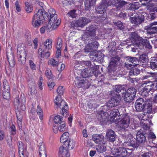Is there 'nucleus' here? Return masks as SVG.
I'll list each match as a JSON object with an SVG mask.
<instances>
[{
  "mask_svg": "<svg viewBox=\"0 0 157 157\" xmlns=\"http://www.w3.org/2000/svg\"><path fill=\"white\" fill-rule=\"evenodd\" d=\"M65 68V65L61 63H59L58 66V69L59 71L63 70Z\"/></svg>",
  "mask_w": 157,
  "mask_h": 157,
  "instance_id": "e2e57ef3",
  "label": "nucleus"
},
{
  "mask_svg": "<svg viewBox=\"0 0 157 157\" xmlns=\"http://www.w3.org/2000/svg\"><path fill=\"white\" fill-rule=\"evenodd\" d=\"M153 76V74L147 72L146 75H144L143 77H142L141 79H142V80L147 79L150 77Z\"/></svg>",
  "mask_w": 157,
  "mask_h": 157,
  "instance_id": "0e129e2a",
  "label": "nucleus"
},
{
  "mask_svg": "<svg viewBox=\"0 0 157 157\" xmlns=\"http://www.w3.org/2000/svg\"><path fill=\"white\" fill-rule=\"evenodd\" d=\"M39 153L40 157H47L45 148L44 144L40 143L39 144Z\"/></svg>",
  "mask_w": 157,
  "mask_h": 157,
  "instance_id": "bb28decb",
  "label": "nucleus"
},
{
  "mask_svg": "<svg viewBox=\"0 0 157 157\" xmlns=\"http://www.w3.org/2000/svg\"><path fill=\"white\" fill-rule=\"evenodd\" d=\"M54 103L57 107H59L61 109V113L63 116L67 117L68 115L67 109L68 107L67 104L63 100H62L61 96L57 95L54 100Z\"/></svg>",
  "mask_w": 157,
  "mask_h": 157,
  "instance_id": "423d86ee",
  "label": "nucleus"
},
{
  "mask_svg": "<svg viewBox=\"0 0 157 157\" xmlns=\"http://www.w3.org/2000/svg\"><path fill=\"white\" fill-rule=\"evenodd\" d=\"M48 84L50 90L52 89L54 86L55 85V83L54 82L50 81L48 82Z\"/></svg>",
  "mask_w": 157,
  "mask_h": 157,
  "instance_id": "680f3d73",
  "label": "nucleus"
},
{
  "mask_svg": "<svg viewBox=\"0 0 157 157\" xmlns=\"http://www.w3.org/2000/svg\"><path fill=\"white\" fill-rule=\"evenodd\" d=\"M58 63V62L56 61L55 59L52 58L50 59L48 61V64L53 67L57 66Z\"/></svg>",
  "mask_w": 157,
  "mask_h": 157,
  "instance_id": "09e8293b",
  "label": "nucleus"
},
{
  "mask_svg": "<svg viewBox=\"0 0 157 157\" xmlns=\"http://www.w3.org/2000/svg\"><path fill=\"white\" fill-rule=\"evenodd\" d=\"M3 90H9V86L7 81L5 80L3 81Z\"/></svg>",
  "mask_w": 157,
  "mask_h": 157,
  "instance_id": "4d7b16f0",
  "label": "nucleus"
},
{
  "mask_svg": "<svg viewBox=\"0 0 157 157\" xmlns=\"http://www.w3.org/2000/svg\"><path fill=\"white\" fill-rule=\"evenodd\" d=\"M89 69V68H87L82 71L81 75L82 78L77 77L76 78L75 81V84L78 87H81L84 86L85 83L84 79L92 75L91 72Z\"/></svg>",
  "mask_w": 157,
  "mask_h": 157,
  "instance_id": "0eeeda50",
  "label": "nucleus"
},
{
  "mask_svg": "<svg viewBox=\"0 0 157 157\" xmlns=\"http://www.w3.org/2000/svg\"><path fill=\"white\" fill-rule=\"evenodd\" d=\"M109 116L113 122L117 124V122L120 119L121 115L118 109H113L111 112Z\"/></svg>",
  "mask_w": 157,
  "mask_h": 157,
  "instance_id": "4468645a",
  "label": "nucleus"
},
{
  "mask_svg": "<svg viewBox=\"0 0 157 157\" xmlns=\"http://www.w3.org/2000/svg\"><path fill=\"white\" fill-rule=\"evenodd\" d=\"M49 15V17H48L47 19L52 17L55 15H57L56 14V11L53 8L49 9L48 10V13H47Z\"/></svg>",
  "mask_w": 157,
  "mask_h": 157,
  "instance_id": "37998d69",
  "label": "nucleus"
},
{
  "mask_svg": "<svg viewBox=\"0 0 157 157\" xmlns=\"http://www.w3.org/2000/svg\"><path fill=\"white\" fill-rule=\"evenodd\" d=\"M136 90L133 88L128 89L125 93H123L122 94V97L124 101L129 102L132 100L135 97Z\"/></svg>",
  "mask_w": 157,
  "mask_h": 157,
  "instance_id": "9d476101",
  "label": "nucleus"
},
{
  "mask_svg": "<svg viewBox=\"0 0 157 157\" xmlns=\"http://www.w3.org/2000/svg\"><path fill=\"white\" fill-rule=\"evenodd\" d=\"M150 66L153 70L157 69V57L151 60Z\"/></svg>",
  "mask_w": 157,
  "mask_h": 157,
  "instance_id": "c9c22d12",
  "label": "nucleus"
},
{
  "mask_svg": "<svg viewBox=\"0 0 157 157\" xmlns=\"http://www.w3.org/2000/svg\"><path fill=\"white\" fill-rule=\"evenodd\" d=\"M29 64L30 68L32 70H35L36 69V65L32 60H29Z\"/></svg>",
  "mask_w": 157,
  "mask_h": 157,
  "instance_id": "603ef678",
  "label": "nucleus"
},
{
  "mask_svg": "<svg viewBox=\"0 0 157 157\" xmlns=\"http://www.w3.org/2000/svg\"><path fill=\"white\" fill-rule=\"evenodd\" d=\"M107 114V113L103 111H101L98 113V118L101 121L102 119L104 120L107 118V116H106Z\"/></svg>",
  "mask_w": 157,
  "mask_h": 157,
  "instance_id": "f704fd0d",
  "label": "nucleus"
},
{
  "mask_svg": "<svg viewBox=\"0 0 157 157\" xmlns=\"http://www.w3.org/2000/svg\"><path fill=\"white\" fill-rule=\"evenodd\" d=\"M127 59L128 63L126 64V66L128 70H130L129 73V75L132 76L138 75L140 73V70L135 67V66L136 65L135 63L138 62V59L136 57H128Z\"/></svg>",
  "mask_w": 157,
  "mask_h": 157,
  "instance_id": "39448f33",
  "label": "nucleus"
},
{
  "mask_svg": "<svg viewBox=\"0 0 157 157\" xmlns=\"http://www.w3.org/2000/svg\"><path fill=\"white\" fill-rule=\"evenodd\" d=\"M89 22V20L85 18L82 17L75 21L74 26L75 27H83Z\"/></svg>",
  "mask_w": 157,
  "mask_h": 157,
  "instance_id": "4be33fe9",
  "label": "nucleus"
},
{
  "mask_svg": "<svg viewBox=\"0 0 157 157\" xmlns=\"http://www.w3.org/2000/svg\"><path fill=\"white\" fill-rule=\"evenodd\" d=\"M98 46V43L96 41H94L93 43H90L86 46L84 49L85 52H92L93 50H96Z\"/></svg>",
  "mask_w": 157,
  "mask_h": 157,
  "instance_id": "f3484780",
  "label": "nucleus"
},
{
  "mask_svg": "<svg viewBox=\"0 0 157 157\" xmlns=\"http://www.w3.org/2000/svg\"><path fill=\"white\" fill-rule=\"evenodd\" d=\"M125 138L126 139V142L124 143V145L126 146V144H127V145L132 146L133 147H136L137 146L136 144H135L133 140L134 139L131 134H128Z\"/></svg>",
  "mask_w": 157,
  "mask_h": 157,
  "instance_id": "6ab92c4d",
  "label": "nucleus"
},
{
  "mask_svg": "<svg viewBox=\"0 0 157 157\" xmlns=\"http://www.w3.org/2000/svg\"><path fill=\"white\" fill-rule=\"evenodd\" d=\"M3 98L6 100H9L10 98L9 90H3Z\"/></svg>",
  "mask_w": 157,
  "mask_h": 157,
  "instance_id": "c03bdc74",
  "label": "nucleus"
},
{
  "mask_svg": "<svg viewBox=\"0 0 157 157\" xmlns=\"http://www.w3.org/2000/svg\"><path fill=\"white\" fill-rule=\"evenodd\" d=\"M51 30H50L48 27V25L47 26H44L41 28L40 29V31L41 33H44L45 31L48 32Z\"/></svg>",
  "mask_w": 157,
  "mask_h": 157,
  "instance_id": "13d9d810",
  "label": "nucleus"
},
{
  "mask_svg": "<svg viewBox=\"0 0 157 157\" xmlns=\"http://www.w3.org/2000/svg\"><path fill=\"white\" fill-rule=\"evenodd\" d=\"M58 155L59 157H70V154L68 149L63 146L60 147L59 149Z\"/></svg>",
  "mask_w": 157,
  "mask_h": 157,
  "instance_id": "aec40b11",
  "label": "nucleus"
},
{
  "mask_svg": "<svg viewBox=\"0 0 157 157\" xmlns=\"http://www.w3.org/2000/svg\"><path fill=\"white\" fill-rule=\"evenodd\" d=\"M135 107L137 111H140L142 110H147V112L150 113L152 109L151 102L148 100L144 101L142 98H140L136 100L135 103Z\"/></svg>",
  "mask_w": 157,
  "mask_h": 157,
  "instance_id": "7ed1b4c3",
  "label": "nucleus"
},
{
  "mask_svg": "<svg viewBox=\"0 0 157 157\" xmlns=\"http://www.w3.org/2000/svg\"><path fill=\"white\" fill-rule=\"evenodd\" d=\"M45 75L48 79L52 78L53 77V75L51 71L49 69L46 70L45 72Z\"/></svg>",
  "mask_w": 157,
  "mask_h": 157,
  "instance_id": "5fc2aeb1",
  "label": "nucleus"
},
{
  "mask_svg": "<svg viewBox=\"0 0 157 157\" xmlns=\"http://www.w3.org/2000/svg\"><path fill=\"white\" fill-rule=\"evenodd\" d=\"M148 57L146 54H142L140 56V60L142 62L144 63L147 60Z\"/></svg>",
  "mask_w": 157,
  "mask_h": 157,
  "instance_id": "864d4df0",
  "label": "nucleus"
},
{
  "mask_svg": "<svg viewBox=\"0 0 157 157\" xmlns=\"http://www.w3.org/2000/svg\"><path fill=\"white\" fill-rule=\"evenodd\" d=\"M148 138L149 139H154L156 138L155 134L152 132H150L148 135Z\"/></svg>",
  "mask_w": 157,
  "mask_h": 157,
  "instance_id": "69168bd1",
  "label": "nucleus"
},
{
  "mask_svg": "<svg viewBox=\"0 0 157 157\" xmlns=\"http://www.w3.org/2000/svg\"><path fill=\"white\" fill-rule=\"evenodd\" d=\"M75 11H76L74 10H71L68 13V14L72 17H76V14L75 13Z\"/></svg>",
  "mask_w": 157,
  "mask_h": 157,
  "instance_id": "338daca9",
  "label": "nucleus"
},
{
  "mask_svg": "<svg viewBox=\"0 0 157 157\" xmlns=\"http://www.w3.org/2000/svg\"><path fill=\"white\" fill-rule=\"evenodd\" d=\"M130 40L132 43L136 46L137 49L141 48L143 46L149 49L152 48L149 41L147 39H142L135 33H131Z\"/></svg>",
  "mask_w": 157,
  "mask_h": 157,
  "instance_id": "f03ea898",
  "label": "nucleus"
},
{
  "mask_svg": "<svg viewBox=\"0 0 157 157\" xmlns=\"http://www.w3.org/2000/svg\"><path fill=\"white\" fill-rule=\"evenodd\" d=\"M98 66L96 65H92L89 68V70L91 72V74L92 75L93 74L95 76H96V72H98Z\"/></svg>",
  "mask_w": 157,
  "mask_h": 157,
  "instance_id": "58836bf2",
  "label": "nucleus"
},
{
  "mask_svg": "<svg viewBox=\"0 0 157 157\" xmlns=\"http://www.w3.org/2000/svg\"><path fill=\"white\" fill-rule=\"evenodd\" d=\"M67 128V127L64 121H62L58 125V126H57L56 124L54 125L52 129L55 133H57L58 131L60 132H64Z\"/></svg>",
  "mask_w": 157,
  "mask_h": 157,
  "instance_id": "2eb2a0df",
  "label": "nucleus"
},
{
  "mask_svg": "<svg viewBox=\"0 0 157 157\" xmlns=\"http://www.w3.org/2000/svg\"><path fill=\"white\" fill-rule=\"evenodd\" d=\"M62 40L60 38L57 39V44L56 45V48L58 49H62Z\"/></svg>",
  "mask_w": 157,
  "mask_h": 157,
  "instance_id": "a18cd8bd",
  "label": "nucleus"
},
{
  "mask_svg": "<svg viewBox=\"0 0 157 157\" xmlns=\"http://www.w3.org/2000/svg\"><path fill=\"white\" fill-rule=\"evenodd\" d=\"M64 144L67 147V148L68 149H72L75 146V144L74 143L73 141L70 140V139Z\"/></svg>",
  "mask_w": 157,
  "mask_h": 157,
  "instance_id": "72a5a7b5",
  "label": "nucleus"
},
{
  "mask_svg": "<svg viewBox=\"0 0 157 157\" xmlns=\"http://www.w3.org/2000/svg\"><path fill=\"white\" fill-rule=\"evenodd\" d=\"M10 132L11 135H14L16 133V130L15 126L13 124H12L10 127Z\"/></svg>",
  "mask_w": 157,
  "mask_h": 157,
  "instance_id": "bf43d9fd",
  "label": "nucleus"
},
{
  "mask_svg": "<svg viewBox=\"0 0 157 157\" xmlns=\"http://www.w3.org/2000/svg\"><path fill=\"white\" fill-rule=\"evenodd\" d=\"M52 40L51 39H47L44 43V45L46 49H50L52 48Z\"/></svg>",
  "mask_w": 157,
  "mask_h": 157,
  "instance_id": "4c0bfd02",
  "label": "nucleus"
},
{
  "mask_svg": "<svg viewBox=\"0 0 157 157\" xmlns=\"http://www.w3.org/2000/svg\"><path fill=\"white\" fill-rule=\"evenodd\" d=\"M43 22V21H41L40 20L33 18L32 24L35 27L38 28L41 25Z\"/></svg>",
  "mask_w": 157,
  "mask_h": 157,
  "instance_id": "c756f323",
  "label": "nucleus"
},
{
  "mask_svg": "<svg viewBox=\"0 0 157 157\" xmlns=\"http://www.w3.org/2000/svg\"><path fill=\"white\" fill-rule=\"evenodd\" d=\"M105 148V147L104 145L98 146L96 147V149L99 153L105 151L106 150Z\"/></svg>",
  "mask_w": 157,
  "mask_h": 157,
  "instance_id": "49530a36",
  "label": "nucleus"
},
{
  "mask_svg": "<svg viewBox=\"0 0 157 157\" xmlns=\"http://www.w3.org/2000/svg\"><path fill=\"white\" fill-rule=\"evenodd\" d=\"M86 30L88 32H86L83 35V37H85L86 36L89 35L88 37L90 36H94L96 34V33L98 30L91 27H89L86 28Z\"/></svg>",
  "mask_w": 157,
  "mask_h": 157,
  "instance_id": "5701e85b",
  "label": "nucleus"
},
{
  "mask_svg": "<svg viewBox=\"0 0 157 157\" xmlns=\"http://www.w3.org/2000/svg\"><path fill=\"white\" fill-rule=\"evenodd\" d=\"M48 19H49V22L48 25L50 30L56 29L60 24L61 20L57 19V15H55Z\"/></svg>",
  "mask_w": 157,
  "mask_h": 157,
  "instance_id": "9b49d317",
  "label": "nucleus"
},
{
  "mask_svg": "<svg viewBox=\"0 0 157 157\" xmlns=\"http://www.w3.org/2000/svg\"><path fill=\"white\" fill-rule=\"evenodd\" d=\"M25 9L28 13H30L33 10V7L32 5L28 2H26L25 3Z\"/></svg>",
  "mask_w": 157,
  "mask_h": 157,
  "instance_id": "79ce46f5",
  "label": "nucleus"
},
{
  "mask_svg": "<svg viewBox=\"0 0 157 157\" xmlns=\"http://www.w3.org/2000/svg\"><path fill=\"white\" fill-rule=\"evenodd\" d=\"M17 123L20 129H21L22 128V117L19 116L18 115H17Z\"/></svg>",
  "mask_w": 157,
  "mask_h": 157,
  "instance_id": "6e6d98bb",
  "label": "nucleus"
},
{
  "mask_svg": "<svg viewBox=\"0 0 157 157\" xmlns=\"http://www.w3.org/2000/svg\"><path fill=\"white\" fill-rule=\"evenodd\" d=\"M119 60V57L117 56L111 58V61L108 67L109 71L115 70L116 65L118 64Z\"/></svg>",
  "mask_w": 157,
  "mask_h": 157,
  "instance_id": "dca6fc26",
  "label": "nucleus"
},
{
  "mask_svg": "<svg viewBox=\"0 0 157 157\" xmlns=\"http://www.w3.org/2000/svg\"><path fill=\"white\" fill-rule=\"evenodd\" d=\"M93 140L97 144H103L105 143L104 137L102 134H94L92 136Z\"/></svg>",
  "mask_w": 157,
  "mask_h": 157,
  "instance_id": "412c9836",
  "label": "nucleus"
},
{
  "mask_svg": "<svg viewBox=\"0 0 157 157\" xmlns=\"http://www.w3.org/2000/svg\"><path fill=\"white\" fill-rule=\"evenodd\" d=\"M45 52L41 48L39 49L38 52V57L40 60H42L44 59V55Z\"/></svg>",
  "mask_w": 157,
  "mask_h": 157,
  "instance_id": "ea45409f",
  "label": "nucleus"
},
{
  "mask_svg": "<svg viewBox=\"0 0 157 157\" xmlns=\"http://www.w3.org/2000/svg\"><path fill=\"white\" fill-rule=\"evenodd\" d=\"M36 113L39 116L40 119L42 120L43 117V112L42 109L39 105H38L37 107Z\"/></svg>",
  "mask_w": 157,
  "mask_h": 157,
  "instance_id": "473e14b6",
  "label": "nucleus"
},
{
  "mask_svg": "<svg viewBox=\"0 0 157 157\" xmlns=\"http://www.w3.org/2000/svg\"><path fill=\"white\" fill-rule=\"evenodd\" d=\"M26 152V149L24 148L22 144H19V153L20 157H24V153Z\"/></svg>",
  "mask_w": 157,
  "mask_h": 157,
  "instance_id": "2f4dec72",
  "label": "nucleus"
},
{
  "mask_svg": "<svg viewBox=\"0 0 157 157\" xmlns=\"http://www.w3.org/2000/svg\"><path fill=\"white\" fill-rule=\"evenodd\" d=\"M121 97L119 94H116L111 98L107 103V106L111 108L118 105L119 104Z\"/></svg>",
  "mask_w": 157,
  "mask_h": 157,
  "instance_id": "f8f14e48",
  "label": "nucleus"
},
{
  "mask_svg": "<svg viewBox=\"0 0 157 157\" xmlns=\"http://www.w3.org/2000/svg\"><path fill=\"white\" fill-rule=\"evenodd\" d=\"M15 6L16 10L18 12H20L21 11V8L20 3L18 1H16L15 3Z\"/></svg>",
  "mask_w": 157,
  "mask_h": 157,
  "instance_id": "052dcab7",
  "label": "nucleus"
},
{
  "mask_svg": "<svg viewBox=\"0 0 157 157\" xmlns=\"http://www.w3.org/2000/svg\"><path fill=\"white\" fill-rule=\"evenodd\" d=\"M115 6L117 7H119L121 6V2L120 0H106L103 2L96 10L97 12L99 14H103L104 16L101 17L102 20H104L106 17V11L107 7L111 5Z\"/></svg>",
  "mask_w": 157,
  "mask_h": 157,
  "instance_id": "f257e3e1",
  "label": "nucleus"
},
{
  "mask_svg": "<svg viewBox=\"0 0 157 157\" xmlns=\"http://www.w3.org/2000/svg\"><path fill=\"white\" fill-rule=\"evenodd\" d=\"M64 90V88L63 86H59L57 90V92L58 94V95H62L63 93V91Z\"/></svg>",
  "mask_w": 157,
  "mask_h": 157,
  "instance_id": "3c124183",
  "label": "nucleus"
},
{
  "mask_svg": "<svg viewBox=\"0 0 157 157\" xmlns=\"http://www.w3.org/2000/svg\"><path fill=\"white\" fill-rule=\"evenodd\" d=\"M24 45L23 44H19L17 48V53L19 55L18 60L22 64L25 63L27 52L25 49Z\"/></svg>",
  "mask_w": 157,
  "mask_h": 157,
  "instance_id": "6e6552de",
  "label": "nucleus"
},
{
  "mask_svg": "<svg viewBox=\"0 0 157 157\" xmlns=\"http://www.w3.org/2000/svg\"><path fill=\"white\" fill-rule=\"evenodd\" d=\"M151 27L147 30V33L149 34H154L157 32V21L151 24Z\"/></svg>",
  "mask_w": 157,
  "mask_h": 157,
  "instance_id": "a878e982",
  "label": "nucleus"
},
{
  "mask_svg": "<svg viewBox=\"0 0 157 157\" xmlns=\"http://www.w3.org/2000/svg\"><path fill=\"white\" fill-rule=\"evenodd\" d=\"M56 57L57 58H59L61 56V50L62 49H56Z\"/></svg>",
  "mask_w": 157,
  "mask_h": 157,
  "instance_id": "774afa93",
  "label": "nucleus"
},
{
  "mask_svg": "<svg viewBox=\"0 0 157 157\" xmlns=\"http://www.w3.org/2000/svg\"><path fill=\"white\" fill-rule=\"evenodd\" d=\"M139 7V4L138 2H135L132 4L130 6L131 9L134 10L138 9Z\"/></svg>",
  "mask_w": 157,
  "mask_h": 157,
  "instance_id": "8fccbe9b",
  "label": "nucleus"
},
{
  "mask_svg": "<svg viewBox=\"0 0 157 157\" xmlns=\"http://www.w3.org/2000/svg\"><path fill=\"white\" fill-rule=\"evenodd\" d=\"M106 137L110 142H113L115 140L116 135L114 131L109 130L106 133Z\"/></svg>",
  "mask_w": 157,
  "mask_h": 157,
  "instance_id": "393cba45",
  "label": "nucleus"
},
{
  "mask_svg": "<svg viewBox=\"0 0 157 157\" xmlns=\"http://www.w3.org/2000/svg\"><path fill=\"white\" fill-rule=\"evenodd\" d=\"M49 15L47 12H45L43 13L42 10L40 9L38 10L36 13L34 15L33 18L43 21L44 18L47 19Z\"/></svg>",
  "mask_w": 157,
  "mask_h": 157,
  "instance_id": "a211bd4d",
  "label": "nucleus"
},
{
  "mask_svg": "<svg viewBox=\"0 0 157 157\" xmlns=\"http://www.w3.org/2000/svg\"><path fill=\"white\" fill-rule=\"evenodd\" d=\"M115 91H116V95L117 94V93H119L120 92L122 91V93L124 92H125V90L124 89L122 86L121 85H117L115 86L114 88H113Z\"/></svg>",
  "mask_w": 157,
  "mask_h": 157,
  "instance_id": "e433bc0d",
  "label": "nucleus"
},
{
  "mask_svg": "<svg viewBox=\"0 0 157 157\" xmlns=\"http://www.w3.org/2000/svg\"><path fill=\"white\" fill-rule=\"evenodd\" d=\"M62 117L59 115L55 116L53 119L54 122L56 124L60 123L62 121Z\"/></svg>",
  "mask_w": 157,
  "mask_h": 157,
  "instance_id": "de8ad7c7",
  "label": "nucleus"
},
{
  "mask_svg": "<svg viewBox=\"0 0 157 157\" xmlns=\"http://www.w3.org/2000/svg\"><path fill=\"white\" fill-rule=\"evenodd\" d=\"M96 0H89L86 1L85 2V5L86 9L88 10L90 6H92L95 4Z\"/></svg>",
  "mask_w": 157,
  "mask_h": 157,
  "instance_id": "7c9ffc66",
  "label": "nucleus"
},
{
  "mask_svg": "<svg viewBox=\"0 0 157 157\" xmlns=\"http://www.w3.org/2000/svg\"><path fill=\"white\" fill-rule=\"evenodd\" d=\"M147 10L149 12H154L156 11L157 12V8L155 7L153 5L150 4L149 5H147Z\"/></svg>",
  "mask_w": 157,
  "mask_h": 157,
  "instance_id": "a19ab883",
  "label": "nucleus"
},
{
  "mask_svg": "<svg viewBox=\"0 0 157 157\" xmlns=\"http://www.w3.org/2000/svg\"><path fill=\"white\" fill-rule=\"evenodd\" d=\"M142 13L143 14L141 16L140 15L139 16L138 14H135L134 17H131V21L132 23L135 25H138L143 21L146 16L144 15V12Z\"/></svg>",
  "mask_w": 157,
  "mask_h": 157,
  "instance_id": "ddd939ff",
  "label": "nucleus"
},
{
  "mask_svg": "<svg viewBox=\"0 0 157 157\" xmlns=\"http://www.w3.org/2000/svg\"><path fill=\"white\" fill-rule=\"evenodd\" d=\"M121 119L118 121L116 124L118 127L122 129H125L128 128L130 124V117L128 114L121 115Z\"/></svg>",
  "mask_w": 157,
  "mask_h": 157,
  "instance_id": "1a4fd4ad",
  "label": "nucleus"
},
{
  "mask_svg": "<svg viewBox=\"0 0 157 157\" xmlns=\"http://www.w3.org/2000/svg\"><path fill=\"white\" fill-rule=\"evenodd\" d=\"M70 139L69 133L65 132L63 133L61 136L60 141L61 143L64 144Z\"/></svg>",
  "mask_w": 157,
  "mask_h": 157,
  "instance_id": "cd10ccee",
  "label": "nucleus"
},
{
  "mask_svg": "<svg viewBox=\"0 0 157 157\" xmlns=\"http://www.w3.org/2000/svg\"><path fill=\"white\" fill-rule=\"evenodd\" d=\"M155 74V75L157 76V73ZM142 86L143 87L142 95L144 96H147L150 91H154L157 90V81L154 82L147 81L144 82Z\"/></svg>",
  "mask_w": 157,
  "mask_h": 157,
  "instance_id": "20e7f679",
  "label": "nucleus"
},
{
  "mask_svg": "<svg viewBox=\"0 0 157 157\" xmlns=\"http://www.w3.org/2000/svg\"><path fill=\"white\" fill-rule=\"evenodd\" d=\"M145 132L142 130L138 131L136 135L137 140L141 143L143 142L145 140V137L144 136Z\"/></svg>",
  "mask_w": 157,
  "mask_h": 157,
  "instance_id": "b1692460",
  "label": "nucleus"
},
{
  "mask_svg": "<svg viewBox=\"0 0 157 157\" xmlns=\"http://www.w3.org/2000/svg\"><path fill=\"white\" fill-rule=\"evenodd\" d=\"M104 56L103 54H101L99 56H97L96 54L92 56L90 55V57L91 59L94 60H96L97 61H102L104 58Z\"/></svg>",
  "mask_w": 157,
  "mask_h": 157,
  "instance_id": "c85d7f7f",
  "label": "nucleus"
}]
</instances>
